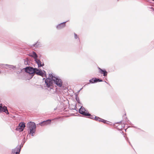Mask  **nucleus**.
Segmentation results:
<instances>
[{
	"instance_id": "bb28decb",
	"label": "nucleus",
	"mask_w": 154,
	"mask_h": 154,
	"mask_svg": "<svg viewBox=\"0 0 154 154\" xmlns=\"http://www.w3.org/2000/svg\"><path fill=\"white\" fill-rule=\"evenodd\" d=\"M82 88H81V89H80L79 91H78V93H79V92H80V91L82 90Z\"/></svg>"
},
{
	"instance_id": "423d86ee",
	"label": "nucleus",
	"mask_w": 154,
	"mask_h": 154,
	"mask_svg": "<svg viewBox=\"0 0 154 154\" xmlns=\"http://www.w3.org/2000/svg\"><path fill=\"white\" fill-rule=\"evenodd\" d=\"M79 112L84 116H88L90 115V114L88 113V111L86 110L85 108L82 106L79 110Z\"/></svg>"
},
{
	"instance_id": "9b49d317",
	"label": "nucleus",
	"mask_w": 154,
	"mask_h": 154,
	"mask_svg": "<svg viewBox=\"0 0 154 154\" xmlns=\"http://www.w3.org/2000/svg\"><path fill=\"white\" fill-rule=\"evenodd\" d=\"M2 104H0V113L3 112H5V113L7 114H8L9 113L8 111L7 107L5 106L2 107Z\"/></svg>"
},
{
	"instance_id": "7ed1b4c3",
	"label": "nucleus",
	"mask_w": 154,
	"mask_h": 154,
	"mask_svg": "<svg viewBox=\"0 0 154 154\" xmlns=\"http://www.w3.org/2000/svg\"><path fill=\"white\" fill-rule=\"evenodd\" d=\"M27 127L29 130L28 134L32 136H34L36 131V126L35 123L33 122H29L27 124Z\"/></svg>"
},
{
	"instance_id": "f257e3e1",
	"label": "nucleus",
	"mask_w": 154,
	"mask_h": 154,
	"mask_svg": "<svg viewBox=\"0 0 154 154\" xmlns=\"http://www.w3.org/2000/svg\"><path fill=\"white\" fill-rule=\"evenodd\" d=\"M53 81L55 84L59 87H61L63 85V82L60 78L56 75L52 73L49 74V77L47 78L45 80V82L46 86L48 88H50L52 86Z\"/></svg>"
},
{
	"instance_id": "5701e85b",
	"label": "nucleus",
	"mask_w": 154,
	"mask_h": 154,
	"mask_svg": "<svg viewBox=\"0 0 154 154\" xmlns=\"http://www.w3.org/2000/svg\"><path fill=\"white\" fill-rule=\"evenodd\" d=\"M75 99L77 101V102H78V98H79V97H78L77 95V94H76L75 95Z\"/></svg>"
},
{
	"instance_id": "473e14b6",
	"label": "nucleus",
	"mask_w": 154,
	"mask_h": 154,
	"mask_svg": "<svg viewBox=\"0 0 154 154\" xmlns=\"http://www.w3.org/2000/svg\"><path fill=\"white\" fill-rule=\"evenodd\" d=\"M129 144H130V142H129Z\"/></svg>"
},
{
	"instance_id": "2f4dec72",
	"label": "nucleus",
	"mask_w": 154,
	"mask_h": 154,
	"mask_svg": "<svg viewBox=\"0 0 154 154\" xmlns=\"http://www.w3.org/2000/svg\"><path fill=\"white\" fill-rule=\"evenodd\" d=\"M1 72L0 71V74H1Z\"/></svg>"
},
{
	"instance_id": "20e7f679",
	"label": "nucleus",
	"mask_w": 154,
	"mask_h": 154,
	"mask_svg": "<svg viewBox=\"0 0 154 154\" xmlns=\"http://www.w3.org/2000/svg\"><path fill=\"white\" fill-rule=\"evenodd\" d=\"M35 68L30 66H27L25 68V71L28 73L31 76V79L32 78L34 75Z\"/></svg>"
},
{
	"instance_id": "1a4fd4ad",
	"label": "nucleus",
	"mask_w": 154,
	"mask_h": 154,
	"mask_svg": "<svg viewBox=\"0 0 154 154\" xmlns=\"http://www.w3.org/2000/svg\"><path fill=\"white\" fill-rule=\"evenodd\" d=\"M67 21L63 22L58 24L56 26V28L58 30H60L63 29L66 26V23Z\"/></svg>"
},
{
	"instance_id": "c85d7f7f",
	"label": "nucleus",
	"mask_w": 154,
	"mask_h": 154,
	"mask_svg": "<svg viewBox=\"0 0 154 154\" xmlns=\"http://www.w3.org/2000/svg\"><path fill=\"white\" fill-rule=\"evenodd\" d=\"M105 82L106 83L108 84V83L107 82H106V81H105Z\"/></svg>"
},
{
	"instance_id": "9d476101",
	"label": "nucleus",
	"mask_w": 154,
	"mask_h": 154,
	"mask_svg": "<svg viewBox=\"0 0 154 154\" xmlns=\"http://www.w3.org/2000/svg\"><path fill=\"white\" fill-rule=\"evenodd\" d=\"M51 122V119H48L45 121H44L39 123L41 126H43L45 125H47L50 124Z\"/></svg>"
},
{
	"instance_id": "39448f33",
	"label": "nucleus",
	"mask_w": 154,
	"mask_h": 154,
	"mask_svg": "<svg viewBox=\"0 0 154 154\" xmlns=\"http://www.w3.org/2000/svg\"><path fill=\"white\" fill-rule=\"evenodd\" d=\"M35 73L37 75L41 76L42 77H47L45 72L43 70V71L41 69H38L36 68H35L34 74Z\"/></svg>"
},
{
	"instance_id": "cd10ccee",
	"label": "nucleus",
	"mask_w": 154,
	"mask_h": 154,
	"mask_svg": "<svg viewBox=\"0 0 154 154\" xmlns=\"http://www.w3.org/2000/svg\"><path fill=\"white\" fill-rule=\"evenodd\" d=\"M78 103H79V98H78Z\"/></svg>"
},
{
	"instance_id": "6e6552de",
	"label": "nucleus",
	"mask_w": 154,
	"mask_h": 154,
	"mask_svg": "<svg viewBox=\"0 0 154 154\" xmlns=\"http://www.w3.org/2000/svg\"><path fill=\"white\" fill-rule=\"evenodd\" d=\"M21 145L19 146H17L15 148L13 149L12 150L11 154H19L21 147Z\"/></svg>"
},
{
	"instance_id": "2eb2a0df",
	"label": "nucleus",
	"mask_w": 154,
	"mask_h": 154,
	"mask_svg": "<svg viewBox=\"0 0 154 154\" xmlns=\"http://www.w3.org/2000/svg\"><path fill=\"white\" fill-rule=\"evenodd\" d=\"M94 119L96 121H98L100 122H101L104 123H106V121L105 120L95 116Z\"/></svg>"
},
{
	"instance_id": "412c9836",
	"label": "nucleus",
	"mask_w": 154,
	"mask_h": 154,
	"mask_svg": "<svg viewBox=\"0 0 154 154\" xmlns=\"http://www.w3.org/2000/svg\"><path fill=\"white\" fill-rule=\"evenodd\" d=\"M28 59H26L24 60V64H25L26 65H28Z\"/></svg>"
},
{
	"instance_id": "b1692460",
	"label": "nucleus",
	"mask_w": 154,
	"mask_h": 154,
	"mask_svg": "<svg viewBox=\"0 0 154 154\" xmlns=\"http://www.w3.org/2000/svg\"><path fill=\"white\" fill-rule=\"evenodd\" d=\"M75 99L77 101V102H78V98H79V97H78L77 95V94H76L75 95Z\"/></svg>"
},
{
	"instance_id": "f8f14e48",
	"label": "nucleus",
	"mask_w": 154,
	"mask_h": 154,
	"mask_svg": "<svg viewBox=\"0 0 154 154\" xmlns=\"http://www.w3.org/2000/svg\"><path fill=\"white\" fill-rule=\"evenodd\" d=\"M98 69L99 70V72L101 74H103L105 77L107 76L108 72L105 69H102L100 67H98Z\"/></svg>"
},
{
	"instance_id": "4468645a",
	"label": "nucleus",
	"mask_w": 154,
	"mask_h": 154,
	"mask_svg": "<svg viewBox=\"0 0 154 154\" xmlns=\"http://www.w3.org/2000/svg\"><path fill=\"white\" fill-rule=\"evenodd\" d=\"M41 46V44L40 42L37 41L35 44L31 45V47L33 48L34 47L36 48H40Z\"/></svg>"
},
{
	"instance_id": "393cba45",
	"label": "nucleus",
	"mask_w": 154,
	"mask_h": 154,
	"mask_svg": "<svg viewBox=\"0 0 154 154\" xmlns=\"http://www.w3.org/2000/svg\"><path fill=\"white\" fill-rule=\"evenodd\" d=\"M103 81V80L102 79H99V80H98V82H102Z\"/></svg>"
},
{
	"instance_id": "a211bd4d",
	"label": "nucleus",
	"mask_w": 154,
	"mask_h": 154,
	"mask_svg": "<svg viewBox=\"0 0 154 154\" xmlns=\"http://www.w3.org/2000/svg\"><path fill=\"white\" fill-rule=\"evenodd\" d=\"M74 35L75 38V39L78 38V40H79V41L80 42L79 38V37H78V35L76 34L75 33H74Z\"/></svg>"
},
{
	"instance_id": "4be33fe9",
	"label": "nucleus",
	"mask_w": 154,
	"mask_h": 154,
	"mask_svg": "<svg viewBox=\"0 0 154 154\" xmlns=\"http://www.w3.org/2000/svg\"><path fill=\"white\" fill-rule=\"evenodd\" d=\"M94 78H92V79H90L89 80V82L91 83H94Z\"/></svg>"
},
{
	"instance_id": "dca6fc26",
	"label": "nucleus",
	"mask_w": 154,
	"mask_h": 154,
	"mask_svg": "<svg viewBox=\"0 0 154 154\" xmlns=\"http://www.w3.org/2000/svg\"><path fill=\"white\" fill-rule=\"evenodd\" d=\"M32 55H30V56L33 57L35 60V59H36L38 58V56L35 51H33L32 52Z\"/></svg>"
},
{
	"instance_id": "c756f323",
	"label": "nucleus",
	"mask_w": 154,
	"mask_h": 154,
	"mask_svg": "<svg viewBox=\"0 0 154 154\" xmlns=\"http://www.w3.org/2000/svg\"><path fill=\"white\" fill-rule=\"evenodd\" d=\"M45 79V78H43V80H44V79Z\"/></svg>"
},
{
	"instance_id": "ddd939ff",
	"label": "nucleus",
	"mask_w": 154,
	"mask_h": 154,
	"mask_svg": "<svg viewBox=\"0 0 154 154\" xmlns=\"http://www.w3.org/2000/svg\"><path fill=\"white\" fill-rule=\"evenodd\" d=\"M35 60L36 63L38 64V67H39L44 66V63H42V62L41 61L39 60L38 59V58L36 59H35Z\"/></svg>"
},
{
	"instance_id": "f3484780",
	"label": "nucleus",
	"mask_w": 154,
	"mask_h": 154,
	"mask_svg": "<svg viewBox=\"0 0 154 154\" xmlns=\"http://www.w3.org/2000/svg\"><path fill=\"white\" fill-rule=\"evenodd\" d=\"M6 66H8V68H10L13 69H14L16 68L15 66H13V65L6 64Z\"/></svg>"
},
{
	"instance_id": "f03ea898",
	"label": "nucleus",
	"mask_w": 154,
	"mask_h": 154,
	"mask_svg": "<svg viewBox=\"0 0 154 154\" xmlns=\"http://www.w3.org/2000/svg\"><path fill=\"white\" fill-rule=\"evenodd\" d=\"M53 81L55 84L59 87H61L63 85V82L60 78L56 75L52 73L49 74V77L47 78L45 80V82L46 86L48 88H50L52 86Z\"/></svg>"
},
{
	"instance_id": "6ab92c4d",
	"label": "nucleus",
	"mask_w": 154,
	"mask_h": 154,
	"mask_svg": "<svg viewBox=\"0 0 154 154\" xmlns=\"http://www.w3.org/2000/svg\"><path fill=\"white\" fill-rule=\"evenodd\" d=\"M99 80V78H94V83H97L98 82V80Z\"/></svg>"
},
{
	"instance_id": "0eeeda50",
	"label": "nucleus",
	"mask_w": 154,
	"mask_h": 154,
	"mask_svg": "<svg viewBox=\"0 0 154 154\" xmlns=\"http://www.w3.org/2000/svg\"><path fill=\"white\" fill-rule=\"evenodd\" d=\"M25 127V123L24 122H20L16 128V130L19 131L20 132L22 131L24 129V128Z\"/></svg>"
},
{
	"instance_id": "7c9ffc66",
	"label": "nucleus",
	"mask_w": 154,
	"mask_h": 154,
	"mask_svg": "<svg viewBox=\"0 0 154 154\" xmlns=\"http://www.w3.org/2000/svg\"><path fill=\"white\" fill-rule=\"evenodd\" d=\"M134 127V128H137L136 127Z\"/></svg>"
},
{
	"instance_id": "aec40b11",
	"label": "nucleus",
	"mask_w": 154,
	"mask_h": 154,
	"mask_svg": "<svg viewBox=\"0 0 154 154\" xmlns=\"http://www.w3.org/2000/svg\"><path fill=\"white\" fill-rule=\"evenodd\" d=\"M89 116L88 118L90 119H94V117H95V116H92L91 115V114H90V116Z\"/></svg>"
},
{
	"instance_id": "a878e982",
	"label": "nucleus",
	"mask_w": 154,
	"mask_h": 154,
	"mask_svg": "<svg viewBox=\"0 0 154 154\" xmlns=\"http://www.w3.org/2000/svg\"><path fill=\"white\" fill-rule=\"evenodd\" d=\"M21 71V70H20V71H17V74H19L20 73V72Z\"/></svg>"
}]
</instances>
